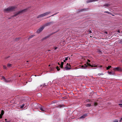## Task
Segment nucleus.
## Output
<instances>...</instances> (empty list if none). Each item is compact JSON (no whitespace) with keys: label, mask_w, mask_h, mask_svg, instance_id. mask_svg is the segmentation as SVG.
<instances>
[{"label":"nucleus","mask_w":122,"mask_h":122,"mask_svg":"<svg viewBox=\"0 0 122 122\" xmlns=\"http://www.w3.org/2000/svg\"><path fill=\"white\" fill-rule=\"evenodd\" d=\"M16 8L15 6H11L8 8L5 9L4 10V11L5 13H8L12 12Z\"/></svg>","instance_id":"nucleus-1"},{"label":"nucleus","mask_w":122,"mask_h":122,"mask_svg":"<svg viewBox=\"0 0 122 122\" xmlns=\"http://www.w3.org/2000/svg\"><path fill=\"white\" fill-rule=\"evenodd\" d=\"M28 9V8H26V9H25L23 10H21L17 12L13 16V17L15 16H17V15H19L21 13H23L25 12H26V11H27Z\"/></svg>","instance_id":"nucleus-2"},{"label":"nucleus","mask_w":122,"mask_h":122,"mask_svg":"<svg viewBox=\"0 0 122 122\" xmlns=\"http://www.w3.org/2000/svg\"><path fill=\"white\" fill-rule=\"evenodd\" d=\"M54 22L53 21H51L43 25L45 27L48 26L52 25L53 24Z\"/></svg>","instance_id":"nucleus-3"},{"label":"nucleus","mask_w":122,"mask_h":122,"mask_svg":"<svg viewBox=\"0 0 122 122\" xmlns=\"http://www.w3.org/2000/svg\"><path fill=\"white\" fill-rule=\"evenodd\" d=\"M45 27L43 25L36 32L38 33H40L43 29Z\"/></svg>","instance_id":"nucleus-4"},{"label":"nucleus","mask_w":122,"mask_h":122,"mask_svg":"<svg viewBox=\"0 0 122 122\" xmlns=\"http://www.w3.org/2000/svg\"><path fill=\"white\" fill-rule=\"evenodd\" d=\"M40 109L43 112H44L46 110V109L44 107L41 106L39 107Z\"/></svg>","instance_id":"nucleus-5"},{"label":"nucleus","mask_w":122,"mask_h":122,"mask_svg":"<svg viewBox=\"0 0 122 122\" xmlns=\"http://www.w3.org/2000/svg\"><path fill=\"white\" fill-rule=\"evenodd\" d=\"M114 70L121 71L122 70V69L120 67H117L114 68Z\"/></svg>","instance_id":"nucleus-6"},{"label":"nucleus","mask_w":122,"mask_h":122,"mask_svg":"<svg viewBox=\"0 0 122 122\" xmlns=\"http://www.w3.org/2000/svg\"><path fill=\"white\" fill-rule=\"evenodd\" d=\"M68 66H66V67L64 68L63 70L64 71H65V70H68L71 69V67H68Z\"/></svg>","instance_id":"nucleus-7"},{"label":"nucleus","mask_w":122,"mask_h":122,"mask_svg":"<svg viewBox=\"0 0 122 122\" xmlns=\"http://www.w3.org/2000/svg\"><path fill=\"white\" fill-rule=\"evenodd\" d=\"M88 66L87 65L86 63V64H85L84 65H82L81 67L82 68H86Z\"/></svg>","instance_id":"nucleus-8"},{"label":"nucleus","mask_w":122,"mask_h":122,"mask_svg":"<svg viewBox=\"0 0 122 122\" xmlns=\"http://www.w3.org/2000/svg\"><path fill=\"white\" fill-rule=\"evenodd\" d=\"M45 16L44 14H42L40 15H39L37 16V18H41Z\"/></svg>","instance_id":"nucleus-9"},{"label":"nucleus","mask_w":122,"mask_h":122,"mask_svg":"<svg viewBox=\"0 0 122 122\" xmlns=\"http://www.w3.org/2000/svg\"><path fill=\"white\" fill-rule=\"evenodd\" d=\"M87 65H88V66H91L92 67H96L97 66L95 64H93V65H92L91 64H90L89 63H88L87 62Z\"/></svg>","instance_id":"nucleus-10"},{"label":"nucleus","mask_w":122,"mask_h":122,"mask_svg":"<svg viewBox=\"0 0 122 122\" xmlns=\"http://www.w3.org/2000/svg\"><path fill=\"white\" fill-rule=\"evenodd\" d=\"M97 0H88L86 1V3H88L90 2H92L94 1H97Z\"/></svg>","instance_id":"nucleus-11"},{"label":"nucleus","mask_w":122,"mask_h":122,"mask_svg":"<svg viewBox=\"0 0 122 122\" xmlns=\"http://www.w3.org/2000/svg\"><path fill=\"white\" fill-rule=\"evenodd\" d=\"M87 116V114H84L81 117H80V118L81 119L82 118H84L85 117H86Z\"/></svg>","instance_id":"nucleus-12"},{"label":"nucleus","mask_w":122,"mask_h":122,"mask_svg":"<svg viewBox=\"0 0 122 122\" xmlns=\"http://www.w3.org/2000/svg\"><path fill=\"white\" fill-rule=\"evenodd\" d=\"M11 80L10 79H8L7 80H6V79L4 81L6 83L9 82L11 81Z\"/></svg>","instance_id":"nucleus-13"},{"label":"nucleus","mask_w":122,"mask_h":122,"mask_svg":"<svg viewBox=\"0 0 122 122\" xmlns=\"http://www.w3.org/2000/svg\"><path fill=\"white\" fill-rule=\"evenodd\" d=\"M110 75H114L115 74V73L111 72H109L108 71L107 72Z\"/></svg>","instance_id":"nucleus-14"},{"label":"nucleus","mask_w":122,"mask_h":122,"mask_svg":"<svg viewBox=\"0 0 122 122\" xmlns=\"http://www.w3.org/2000/svg\"><path fill=\"white\" fill-rule=\"evenodd\" d=\"M51 13L50 12H48L44 13L45 16H46Z\"/></svg>","instance_id":"nucleus-15"},{"label":"nucleus","mask_w":122,"mask_h":122,"mask_svg":"<svg viewBox=\"0 0 122 122\" xmlns=\"http://www.w3.org/2000/svg\"><path fill=\"white\" fill-rule=\"evenodd\" d=\"M118 42L119 43L122 44V39H121L118 40Z\"/></svg>","instance_id":"nucleus-16"},{"label":"nucleus","mask_w":122,"mask_h":122,"mask_svg":"<svg viewBox=\"0 0 122 122\" xmlns=\"http://www.w3.org/2000/svg\"><path fill=\"white\" fill-rule=\"evenodd\" d=\"M87 10V9H83L80 10V11H86Z\"/></svg>","instance_id":"nucleus-17"},{"label":"nucleus","mask_w":122,"mask_h":122,"mask_svg":"<svg viewBox=\"0 0 122 122\" xmlns=\"http://www.w3.org/2000/svg\"><path fill=\"white\" fill-rule=\"evenodd\" d=\"M97 52L98 54H102V51L100 50H98Z\"/></svg>","instance_id":"nucleus-18"},{"label":"nucleus","mask_w":122,"mask_h":122,"mask_svg":"<svg viewBox=\"0 0 122 122\" xmlns=\"http://www.w3.org/2000/svg\"><path fill=\"white\" fill-rule=\"evenodd\" d=\"M34 36V35H31L28 38V40H29L32 37H33Z\"/></svg>","instance_id":"nucleus-19"},{"label":"nucleus","mask_w":122,"mask_h":122,"mask_svg":"<svg viewBox=\"0 0 122 122\" xmlns=\"http://www.w3.org/2000/svg\"><path fill=\"white\" fill-rule=\"evenodd\" d=\"M49 37V36H46L45 37L43 38L42 39L43 40L46 39L48 38Z\"/></svg>","instance_id":"nucleus-20"},{"label":"nucleus","mask_w":122,"mask_h":122,"mask_svg":"<svg viewBox=\"0 0 122 122\" xmlns=\"http://www.w3.org/2000/svg\"><path fill=\"white\" fill-rule=\"evenodd\" d=\"M24 106L25 104L24 103L22 105L20 106V108H23V107Z\"/></svg>","instance_id":"nucleus-21"},{"label":"nucleus","mask_w":122,"mask_h":122,"mask_svg":"<svg viewBox=\"0 0 122 122\" xmlns=\"http://www.w3.org/2000/svg\"><path fill=\"white\" fill-rule=\"evenodd\" d=\"M69 57H66L65 58V59L64 60V62H65L68 59V58Z\"/></svg>","instance_id":"nucleus-22"},{"label":"nucleus","mask_w":122,"mask_h":122,"mask_svg":"<svg viewBox=\"0 0 122 122\" xmlns=\"http://www.w3.org/2000/svg\"><path fill=\"white\" fill-rule=\"evenodd\" d=\"M111 67V66H109L108 67H107V70H109L110 69V68Z\"/></svg>","instance_id":"nucleus-23"},{"label":"nucleus","mask_w":122,"mask_h":122,"mask_svg":"<svg viewBox=\"0 0 122 122\" xmlns=\"http://www.w3.org/2000/svg\"><path fill=\"white\" fill-rule=\"evenodd\" d=\"M91 105V104H87L86 105V107H90Z\"/></svg>","instance_id":"nucleus-24"},{"label":"nucleus","mask_w":122,"mask_h":122,"mask_svg":"<svg viewBox=\"0 0 122 122\" xmlns=\"http://www.w3.org/2000/svg\"><path fill=\"white\" fill-rule=\"evenodd\" d=\"M110 5L109 4H107L106 5H104V6H106V7H108L109 6H110Z\"/></svg>","instance_id":"nucleus-25"},{"label":"nucleus","mask_w":122,"mask_h":122,"mask_svg":"<svg viewBox=\"0 0 122 122\" xmlns=\"http://www.w3.org/2000/svg\"><path fill=\"white\" fill-rule=\"evenodd\" d=\"M104 12L105 13H107L108 14H111V13L110 12H109L108 11H105Z\"/></svg>","instance_id":"nucleus-26"},{"label":"nucleus","mask_w":122,"mask_h":122,"mask_svg":"<svg viewBox=\"0 0 122 122\" xmlns=\"http://www.w3.org/2000/svg\"><path fill=\"white\" fill-rule=\"evenodd\" d=\"M12 65L11 64H8L7 65V66L8 67H11V66Z\"/></svg>","instance_id":"nucleus-27"},{"label":"nucleus","mask_w":122,"mask_h":122,"mask_svg":"<svg viewBox=\"0 0 122 122\" xmlns=\"http://www.w3.org/2000/svg\"><path fill=\"white\" fill-rule=\"evenodd\" d=\"M98 75L99 76H100L101 75H104V74L103 73H99L98 74Z\"/></svg>","instance_id":"nucleus-28"},{"label":"nucleus","mask_w":122,"mask_h":122,"mask_svg":"<svg viewBox=\"0 0 122 122\" xmlns=\"http://www.w3.org/2000/svg\"><path fill=\"white\" fill-rule=\"evenodd\" d=\"M4 114V111L2 110L1 111V114L2 115H3Z\"/></svg>","instance_id":"nucleus-29"},{"label":"nucleus","mask_w":122,"mask_h":122,"mask_svg":"<svg viewBox=\"0 0 122 122\" xmlns=\"http://www.w3.org/2000/svg\"><path fill=\"white\" fill-rule=\"evenodd\" d=\"M56 68L57 69V70L58 71H59L60 70V69L59 68L58 66H57L56 67Z\"/></svg>","instance_id":"nucleus-30"},{"label":"nucleus","mask_w":122,"mask_h":122,"mask_svg":"<svg viewBox=\"0 0 122 122\" xmlns=\"http://www.w3.org/2000/svg\"><path fill=\"white\" fill-rule=\"evenodd\" d=\"M92 33V32L91 31V30L89 29V32H88V34H90V33Z\"/></svg>","instance_id":"nucleus-31"},{"label":"nucleus","mask_w":122,"mask_h":122,"mask_svg":"<svg viewBox=\"0 0 122 122\" xmlns=\"http://www.w3.org/2000/svg\"><path fill=\"white\" fill-rule=\"evenodd\" d=\"M2 79L4 80H3L4 81L6 79L5 78V77L3 76H2Z\"/></svg>","instance_id":"nucleus-32"},{"label":"nucleus","mask_w":122,"mask_h":122,"mask_svg":"<svg viewBox=\"0 0 122 122\" xmlns=\"http://www.w3.org/2000/svg\"><path fill=\"white\" fill-rule=\"evenodd\" d=\"M113 122H118V120H115L113 121Z\"/></svg>","instance_id":"nucleus-33"},{"label":"nucleus","mask_w":122,"mask_h":122,"mask_svg":"<svg viewBox=\"0 0 122 122\" xmlns=\"http://www.w3.org/2000/svg\"><path fill=\"white\" fill-rule=\"evenodd\" d=\"M20 38H16L15 39V40L16 41H18L19 40V39Z\"/></svg>","instance_id":"nucleus-34"},{"label":"nucleus","mask_w":122,"mask_h":122,"mask_svg":"<svg viewBox=\"0 0 122 122\" xmlns=\"http://www.w3.org/2000/svg\"><path fill=\"white\" fill-rule=\"evenodd\" d=\"M37 95L38 96H39L40 97L41 96V94L40 93H38L37 94Z\"/></svg>","instance_id":"nucleus-35"},{"label":"nucleus","mask_w":122,"mask_h":122,"mask_svg":"<svg viewBox=\"0 0 122 122\" xmlns=\"http://www.w3.org/2000/svg\"><path fill=\"white\" fill-rule=\"evenodd\" d=\"M3 68L4 69H6V67L5 66H3Z\"/></svg>","instance_id":"nucleus-36"},{"label":"nucleus","mask_w":122,"mask_h":122,"mask_svg":"<svg viewBox=\"0 0 122 122\" xmlns=\"http://www.w3.org/2000/svg\"><path fill=\"white\" fill-rule=\"evenodd\" d=\"M63 65H61V66H60V67L61 68H62L63 69V70L64 69V68H63Z\"/></svg>","instance_id":"nucleus-37"},{"label":"nucleus","mask_w":122,"mask_h":122,"mask_svg":"<svg viewBox=\"0 0 122 122\" xmlns=\"http://www.w3.org/2000/svg\"><path fill=\"white\" fill-rule=\"evenodd\" d=\"M53 69H54L53 67H52V68L51 67V68L50 69L51 71H52L53 70Z\"/></svg>","instance_id":"nucleus-38"},{"label":"nucleus","mask_w":122,"mask_h":122,"mask_svg":"<svg viewBox=\"0 0 122 122\" xmlns=\"http://www.w3.org/2000/svg\"><path fill=\"white\" fill-rule=\"evenodd\" d=\"M119 105L121 107H122V104H119Z\"/></svg>","instance_id":"nucleus-39"},{"label":"nucleus","mask_w":122,"mask_h":122,"mask_svg":"<svg viewBox=\"0 0 122 122\" xmlns=\"http://www.w3.org/2000/svg\"><path fill=\"white\" fill-rule=\"evenodd\" d=\"M47 86V85L46 84H43V85H42V86Z\"/></svg>","instance_id":"nucleus-40"},{"label":"nucleus","mask_w":122,"mask_h":122,"mask_svg":"<svg viewBox=\"0 0 122 122\" xmlns=\"http://www.w3.org/2000/svg\"><path fill=\"white\" fill-rule=\"evenodd\" d=\"M64 64V62H61V65H63Z\"/></svg>","instance_id":"nucleus-41"},{"label":"nucleus","mask_w":122,"mask_h":122,"mask_svg":"<svg viewBox=\"0 0 122 122\" xmlns=\"http://www.w3.org/2000/svg\"><path fill=\"white\" fill-rule=\"evenodd\" d=\"M2 115L1 114L0 115V118H1L2 117Z\"/></svg>","instance_id":"nucleus-42"},{"label":"nucleus","mask_w":122,"mask_h":122,"mask_svg":"<svg viewBox=\"0 0 122 122\" xmlns=\"http://www.w3.org/2000/svg\"><path fill=\"white\" fill-rule=\"evenodd\" d=\"M56 14H54V15H51V16H50L49 17H51V16H53L54 15H56ZM48 18V17L47 18Z\"/></svg>","instance_id":"nucleus-43"},{"label":"nucleus","mask_w":122,"mask_h":122,"mask_svg":"<svg viewBox=\"0 0 122 122\" xmlns=\"http://www.w3.org/2000/svg\"><path fill=\"white\" fill-rule=\"evenodd\" d=\"M120 31H121V32H122V31H120V30H118L117 31V32L118 33H120Z\"/></svg>","instance_id":"nucleus-44"},{"label":"nucleus","mask_w":122,"mask_h":122,"mask_svg":"<svg viewBox=\"0 0 122 122\" xmlns=\"http://www.w3.org/2000/svg\"><path fill=\"white\" fill-rule=\"evenodd\" d=\"M5 122H11V121H6Z\"/></svg>","instance_id":"nucleus-45"},{"label":"nucleus","mask_w":122,"mask_h":122,"mask_svg":"<svg viewBox=\"0 0 122 122\" xmlns=\"http://www.w3.org/2000/svg\"><path fill=\"white\" fill-rule=\"evenodd\" d=\"M122 117L121 118L120 120L119 121V122H121V121H122Z\"/></svg>","instance_id":"nucleus-46"},{"label":"nucleus","mask_w":122,"mask_h":122,"mask_svg":"<svg viewBox=\"0 0 122 122\" xmlns=\"http://www.w3.org/2000/svg\"><path fill=\"white\" fill-rule=\"evenodd\" d=\"M87 61L89 62H90V61L89 60H88V59L87 60Z\"/></svg>","instance_id":"nucleus-47"},{"label":"nucleus","mask_w":122,"mask_h":122,"mask_svg":"<svg viewBox=\"0 0 122 122\" xmlns=\"http://www.w3.org/2000/svg\"><path fill=\"white\" fill-rule=\"evenodd\" d=\"M104 32L105 33H106V34H107V31H105Z\"/></svg>","instance_id":"nucleus-48"},{"label":"nucleus","mask_w":122,"mask_h":122,"mask_svg":"<svg viewBox=\"0 0 122 122\" xmlns=\"http://www.w3.org/2000/svg\"><path fill=\"white\" fill-rule=\"evenodd\" d=\"M57 48V47H56L55 48V50H56Z\"/></svg>","instance_id":"nucleus-49"},{"label":"nucleus","mask_w":122,"mask_h":122,"mask_svg":"<svg viewBox=\"0 0 122 122\" xmlns=\"http://www.w3.org/2000/svg\"><path fill=\"white\" fill-rule=\"evenodd\" d=\"M68 66H70V67H71V66L70 65V64H69L68 65Z\"/></svg>","instance_id":"nucleus-50"},{"label":"nucleus","mask_w":122,"mask_h":122,"mask_svg":"<svg viewBox=\"0 0 122 122\" xmlns=\"http://www.w3.org/2000/svg\"><path fill=\"white\" fill-rule=\"evenodd\" d=\"M7 120V119H5V120L6 121V120Z\"/></svg>","instance_id":"nucleus-51"},{"label":"nucleus","mask_w":122,"mask_h":122,"mask_svg":"<svg viewBox=\"0 0 122 122\" xmlns=\"http://www.w3.org/2000/svg\"><path fill=\"white\" fill-rule=\"evenodd\" d=\"M58 64L59 65H60V64L59 63H58Z\"/></svg>","instance_id":"nucleus-52"},{"label":"nucleus","mask_w":122,"mask_h":122,"mask_svg":"<svg viewBox=\"0 0 122 122\" xmlns=\"http://www.w3.org/2000/svg\"><path fill=\"white\" fill-rule=\"evenodd\" d=\"M121 102H122V100L121 101Z\"/></svg>","instance_id":"nucleus-53"},{"label":"nucleus","mask_w":122,"mask_h":122,"mask_svg":"<svg viewBox=\"0 0 122 122\" xmlns=\"http://www.w3.org/2000/svg\"><path fill=\"white\" fill-rule=\"evenodd\" d=\"M26 62H28L29 61H26Z\"/></svg>","instance_id":"nucleus-54"},{"label":"nucleus","mask_w":122,"mask_h":122,"mask_svg":"<svg viewBox=\"0 0 122 122\" xmlns=\"http://www.w3.org/2000/svg\"><path fill=\"white\" fill-rule=\"evenodd\" d=\"M68 64V63H67L66 65H67Z\"/></svg>","instance_id":"nucleus-55"},{"label":"nucleus","mask_w":122,"mask_h":122,"mask_svg":"<svg viewBox=\"0 0 122 122\" xmlns=\"http://www.w3.org/2000/svg\"><path fill=\"white\" fill-rule=\"evenodd\" d=\"M102 67V66H100V67Z\"/></svg>","instance_id":"nucleus-56"},{"label":"nucleus","mask_w":122,"mask_h":122,"mask_svg":"<svg viewBox=\"0 0 122 122\" xmlns=\"http://www.w3.org/2000/svg\"><path fill=\"white\" fill-rule=\"evenodd\" d=\"M40 86H42V85H41Z\"/></svg>","instance_id":"nucleus-57"},{"label":"nucleus","mask_w":122,"mask_h":122,"mask_svg":"<svg viewBox=\"0 0 122 122\" xmlns=\"http://www.w3.org/2000/svg\"><path fill=\"white\" fill-rule=\"evenodd\" d=\"M50 66V65H49V66Z\"/></svg>","instance_id":"nucleus-58"},{"label":"nucleus","mask_w":122,"mask_h":122,"mask_svg":"<svg viewBox=\"0 0 122 122\" xmlns=\"http://www.w3.org/2000/svg\"><path fill=\"white\" fill-rule=\"evenodd\" d=\"M121 61V62H122V60Z\"/></svg>","instance_id":"nucleus-59"},{"label":"nucleus","mask_w":122,"mask_h":122,"mask_svg":"<svg viewBox=\"0 0 122 122\" xmlns=\"http://www.w3.org/2000/svg\"><path fill=\"white\" fill-rule=\"evenodd\" d=\"M48 51H50V50H49Z\"/></svg>","instance_id":"nucleus-60"}]
</instances>
